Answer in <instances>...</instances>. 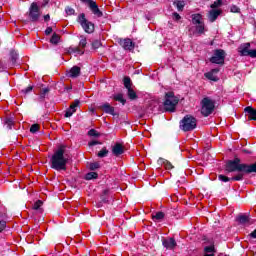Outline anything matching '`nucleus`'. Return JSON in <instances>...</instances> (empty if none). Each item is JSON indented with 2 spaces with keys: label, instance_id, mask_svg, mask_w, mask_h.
<instances>
[{
  "label": "nucleus",
  "instance_id": "34",
  "mask_svg": "<svg viewBox=\"0 0 256 256\" xmlns=\"http://www.w3.org/2000/svg\"><path fill=\"white\" fill-rule=\"evenodd\" d=\"M204 251H205V253H211V254H213V253H215V246H206L205 248H204Z\"/></svg>",
  "mask_w": 256,
  "mask_h": 256
},
{
  "label": "nucleus",
  "instance_id": "21",
  "mask_svg": "<svg viewBox=\"0 0 256 256\" xmlns=\"http://www.w3.org/2000/svg\"><path fill=\"white\" fill-rule=\"evenodd\" d=\"M102 111L108 113L109 115H115V108L111 106L109 103H105L101 106Z\"/></svg>",
  "mask_w": 256,
  "mask_h": 256
},
{
  "label": "nucleus",
  "instance_id": "31",
  "mask_svg": "<svg viewBox=\"0 0 256 256\" xmlns=\"http://www.w3.org/2000/svg\"><path fill=\"white\" fill-rule=\"evenodd\" d=\"M160 161H162V163H163L165 169H167L168 171L171 170V169H173V164H171V162H169V161H167V160H164V161H163V160H160Z\"/></svg>",
  "mask_w": 256,
  "mask_h": 256
},
{
  "label": "nucleus",
  "instance_id": "18",
  "mask_svg": "<svg viewBox=\"0 0 256 256\" xmlns=\"http://www.w3.org/2000/svg\"><path fill=\"white\" fill-rule=\"evenodd\" d=\"M245 113H247L248 121H256V110L255 108L248 106L244 109Z\"/></svg>",
  "mask_w": 256,
  "mask_h": 256
},
{
  "label": "nucleus",
  "instance_id": "41",
  "mask_svg": "<svg viewBox=\"0 0 256 256\" xmlns=\"http://www.w3.org/2000/svg\"><path fill=\"white\" fill-rule=\"evenodd\" d=\"M5 227H7V222L0 220V233L5 229Z\"/></svg>",
  "mask_w": 256,
  "mask_h": 256
},
{
  "label": "nucleus",
  "instance_id": "45",
  "mask_svg": "<svg viewBox=\"0 0 256 256\" xmlns=\"http://www.w3.org/2000/svg\"><path fill=\"white\" fill-rule=\"evenodd\" d=\"M88 145H89V147H93V146H95V145H99V141H97V140L90 141V142L88 143Z\"/></svg>",
  "mask_w": 256,
  "mask_h": 256
},
{
  "label": "nucleus",
  "instance_id": "3",
  "mask_svg": "<svg viewBox=\"0 0 256 256\" xmlns=\"http://www.w3.org/2000/svg\"><path fill=\"white\" fill-rule=\"evenodd\" d=\"M178 103H179V98L176 97L175 93L167 92L165 94V101H164L165 111H169L170 113H173Z\"/></svg>",
  "mask_w": 256,
  "mask_h": 256
},
{
  "label": "nucleus",
  "instance_id": "40",
  "mask_svg": "<svg viewBox=\"0 0 256 256\" xmlns=\"http://www.w3.org/2000/svg\"><path fill=\"white\" fill-rule=\"evenodd\" d=\"M66 13L67 15H74L75 14V10L71 7H67L66 8Z\"/></svg>",
  "mask_w": 256,
  "mask_h": 256
},
{
  "label": "nucleus",
  "instance_id": "14",
  "mask_svg": "<svg viewBox=\"0 0 256 256\" xmlns=\"http://www.w3.org/2000/svg\"><path fill=\"white\" fill-rule=\"evenodd\" d=\"M112 153L116 157H119V155H123V153H125V146H123V144H121V143H116L112 147Z\"/></svg>",
  "mask_w": 256,
  "mask_h": 256
},
{
  "label": "nucleus",
  "instance_id": "43",
  "mask_svg": "<svg viewBox=\"0 0 256 256\" xmlns=\"http://www.w3.org/2000/svg\"><path fill=\"white\" fill-rule=\"evenodd\" d=\"M90 169L95 171V169H99V163H92L90 164Z\"/></svg>",
  "mask_w": 256,
  "mask_h": 256
},
{
  "label": "nucleus",
  "instance_id": "24",
  "mask_svg": "<svg viewBox=\"0 0 256 256\" xmlns=\"http://www.w3.org/2000/svg\"><path fill=\"white\" fill-rule=\"evenodd\" d=\"M173 5H175L178 9V11H183L185 8V1L183 0H176L174 1Z\"/></svg>",
  "mask_w": 256,
  "mask_h": 256
},
{
  "label": "nucleus",
  "instance_id": "46",
  "mask_svg": "<svg viewBox=\"0 0 256 256\" xmlns=\"http://www.w3.org/2000/svg\"><path fill=\"white\" fill-rule=\"evenodd\" d=\"M33 91V86H28L26 89L23 90V93H31Z\"/></svg>",
  "mask_w": 256,
  "mask_h": 256
},
{
  "label": "nucleus",
  "instance_id": "35",
  "mask_svg": "<svg viewBox=\"0 0 256 256\" xmlns=\"http://www.w3.org/2000/svg\"><path fill=\"white\" fill-rule=\"evenodd\" d=\"M39 129H40L39 124H33V125L30 127V133H37V131H39Z\"/></svg>",
  "mask_w": 256,
  "mask_h": 256
},
{
  "label": "nucleus",
  "instance_id": "16",
  "mask_svg": "<svg viewBox=\"0 0 256 256\" xmlns=\"http://www.w3.org/2000/svg\"><path fill=\"white\" fill-rule=\"evenodd\" d=\"M250 47V43H245L239 47V53L241 57H249V53L251 52V50L249 49Z\"/></svg>",
  "mask_w": 256,
  "mask_h": 256
},
{
  "label": "nucleus",
  "instance_id": "10",
  "mask_svg": "<svg viewBox=\"0 0 256 256\" xmlns=\"http://www.w3.org/2000/svg\"><path fill=\"white\" fill-rule=\"evenodd\" d=\"M195 27L189 28L190 35H203L207 29H205V22L200 24H194Z\"/></svg>",
  "mask_w": 256,
  "mask_h": 256
},
{
  "label": "nucleus",
  "instance_id": "44",
  "mask_svg": "<svg viewBox=\"0 0 256 256\" xmlns=\"http://www.w3.org/2000/svg\"><path fill=\"white\" fill-rule=\"evenodd\" d=\"M173 19H174V21H179L181 19V15H179V13H177V12H174Z\"/></svg>",
  "mask_w": 256,
  "mask_h": 256
},
{
  "label": "nucleus",
  "instance_id": "39",
  "mask_svg": "<svg viewBox=\"0 0 256 256\" xmlns=\"http://www.w3.org/2000/svg\"><path fill=\"white\" fill-rule=\"evenodd\" d=\"M230 11H231V13H239V11H241V9H239L237 6H235V5H232L231 7H230Z\"/></svg>",
  "mask_w": 256,
  "mask_h": 256
},
{
  "label": "nucleus",
  "instance_id": "23",
  "mask_svg": "<svg viewBox=\"0 0 256 256\" xmlns=\"http://www.w3.org/2000/svg\"><path fill=\"white\" fill-rule=\"evenodd\" d=\"M236 219L238 223H241L242 225H245V223H249V216L245 214L239 215Z\"/></svg>",
  "mask_w": 256,
  "mask_h": 256
},
{
  "label": "nucleus",
  "instance_id": "19",
  "mask_svg": "<svg viewBox=\"0 0 256 256\" xmlns=\"http://www.w3.org/2000/svg\"><path fill=\"white\" fill-rule=\"evenodd\" d=\"M68 77L75 79L81 75V68L78 66L72 67L69 72L67 73Z\"/></svg>",
  "mask_w": 256,
  "mask_h": 256
},
{
  "label": "nucleus",
  "instance_id": "38",
  "mask_svg": "<svg viewBox=\"0 0 256 256\" xmlns=\"http://www.w3.org/2000/svg\"><path fill=\"white\" fill-rule=\"evenodd\" d=\"M41 205H43V202L41 200H38L34 203L33 205V209H35L37 211V209L41 208Z\"/></svg>",
  "mask_w": 256,
  "mask_h": 256
},
{
  "label": "nucleus",
  "instance_id": "7",
  "mask_svg": "<svg viewBox=\"0 0 256 256\" xmlns=\"http://www.w3.org/2000/svg\"><path fill=\"white\" fill-rule=\"evenodd\" d=\"M85 47H87V38L85 36H81L79 45L76 47H70L69 53H74L76 55H83L85 53Z\"/></svg>",
  "mask_w": 256,
  "mask_h": 256
},
{
  "label": "nucleus",
  "instance_id": "51",
  "mask_svg": "<svg viewBox=\"0 0 256 256\" xmlns=\"http://www.w3.org/2000/svg\"><path fill=\"white\" fill-rule=\"evenodd\" d=\"M49 3V0H44V2L42 3V7H45V5H47Z\"/></svg>",
  "mask_w": 256,
  "mask_h": 256
},
{
  "label": "nucleus",
  "instance_id": "29",
  "mask_svg": "<svg viewBox=\"0 0 256 256\" xmlns=\"http://www.w3.org/2000/svg\"><path fill=\"white\" fill-rule=\"evenodd\" d=\"M98 175L96 172H90L88 174H86L85 179H87V181H91V179H97Z\"/></svg>",
  "mask_w": 256,
  "mask_h": 256
},
{
  "label": "nucleus",
  "instance_id": "49",
  "mask_svg": "<svg viewBox=\"0 0 256 256\" xmlns=\"http://www.w3.org/2000/svg\"><path fill=\"white\" fill-rule=\"evenodd\" d=\"M45 33H46L47 35H51V33H53V28L48 27V28L45 30Z\"/></svg>",
  "mask_w": 256,
  "mask_h": 256
},
{
  "label": "nucleus",
  "instance_id": "20",
  "mask_svg": "<svg viewBox=\"0 0 256 256\" xmlns=\"http://www.w3.org/2000/svg\"><path fill=\"white\" fill-rule=\"evenodd\" d=\"M79 100H75L69 107L68 110H66L65 117H71L75 111H77V106L79 105Z\"/></svg>",
  "mask_w": 256,
  "mask_h": 256
},
{
  "label": "nucleus",
  "instance_id": "36",
  "mask_svg": "<svg viewBox=\"0 0 256 256\" xmlns=\"http://www.w3.org/2000/svg\"><path fill=\"white\" fill-rule=\"evenodd\" d=\"M88 135L90 137H99V132H97V130H95V129H91L88 131Z\"/></svg>",
  "mask_w": 256,
  "mask_h": 256
},
{
  "label": "nucleus",
  "instance_id": "30",
  "mask_svg": "<svg viewBox=\"0 0 256 256\" xmlns=\"http://www.w3.org/2000/svg\"><path fill=\"white\" fill-rule=\"evenodd\" d=\"M108 154L109 150H107V148H102L101 151L98 152V157H107Z\"/></svg>",
  "mask_w": 256,
  "mask_h": 256
},
{
  "label": "nucleus",
  "instance_id": "12",
  "mask_svg": "<svg viewBox=\"0 0 256 256\" xmlns=\"http://www.w3.org/2000/svg\"><path fill=\"white\" fill-rule=\"evenodd\" d=\"M221 13H223V10L221 9L210 10L208 13V19L210 23H215V21H217V18L219 17V15H221Z\"/></svg>",
  "mask_w": 256,
  "mask_h": 256
},
{
  "label": "nucleus",
  "instance_id": "15",
  "mask_svg": "<svg viewBox=\"0 0 256 256\" xmlns=\"http://www.w3.org/2000/svg\"><path fill=\"white\" fill-rule=\"evenodd\" d=\"M162 244L166 249L170 250H173L175 247H177V242L174 238H166L163 240Z\"/></svg>",
  "mask_w": 256,
  "mask_h": 256
},
{
  "label": "nucleus",
  "instance_id": "5",
  "mask_svg": "<svg viewBox=\"0 0 256 256\" xmlns=\"http://www.w3.org/2000/svg\"><path fill=\"white\" fill-rule=\"evenodd\" d=\"M197 127V119L191 115H186L180 122L182 131H193Z\"/></svg>",
  "mask_w": 256,
  "mask_h": 256
},
{
  "label": "nucleus",
  "instance_id": "52",
  "mask_svg": "<svg viewBox=\"0 0 256 256\" xmlns=\"http://www.w3.org/2000/svg\"><path fill=\"white\" fill-rule=\"evenodd\" d=\"M243 153L251 154V151H249V150H247V149H243Z\"/></svg>",
  "mask_w": 256,
  "mask_h": 256
},
{
  "label": "nucleus",
  "instance_id": "6",
  "mask_svg": "<svg viewBox=\"0 0 256 256\" xmlns=\"http://www.w3.org/2000/svg\"><path fill=\"white\" fill-rule=\"evenodd\" d=\"M78 23L81 25L85 33L91 34L93 31H95V24L87 20V18H85V14L83 13L78 16Z\"/></svg>",
  "mask_w": 256,
  "mask_h": 256
},
{
  "label": "nucleus",
  "instance_id": "26",
  "mask_svg": "<svg viewBox=\"0 0 256 256\" xmlns=\"http://www.w3.org/2000/svg\"><path fill=\"white\" fill-rule=\"evenodd\" d=\"M127 90L129 99L135 101V99H137V93L135 92V90H133V88H128Z\"/></svg>",
  "mask_w": 256,
  "mask_h": 256
},
{
  "label": "nucleus",
  "instance_id": "48",
  "mask_svg": "<svg viewBox=\"0 0 256 256\" xmlns=\"http://www.w3.org/2000/svg\"><path fill=\"white\" fill-rule=\"evenodd\" d=\"M250 239H256V229L249 234Z\"/></svg>",
  "mask_w": 256,
  "mask_h": 256
},
{
  "label": "nucleus",
  "instance_id": "27",
  "mask_svg": "<svg viewBox=\"0 0 256 256\" xmlns=\"http://www.w3.org/2000/svg\"><path fill=\"white\" fill-rule=\"evenodd\" d=\"M114 101H118L119 103H122V105H125L126 100L123 98V94H115L113 97Z\"/></svg>",
  "mask_w": 256,
  "mask_h": 256
},
{
  "label": "nucleus",
  "instance_id": "42",
  "mask_svg": "<svg viewBox=\"0 0 256 256\" xmlns=\"http://www.w3.org/2000/svg\"><path fill=\"white\" fill-rule=\"evenodd\" d=\"M248 57H251L252 59H256V49L250 50Z\"/></svg>",
  "mask_w": 256,
  "mask_h": 256
},
{
  "label": "nucleus",
  "instance_id": "33",
  "mask_svg": "<svg viewBox=\"0 0 256 256\" xmlns=\"http://www.w3.org/2000/svg\"><path fill=\"white\" fill-rule=\"evenodd\" d=\"M124 86L126 87V89H131V78L129 77L124 78Z\"/></svg>",
  "mask_w": 256,
  "mask_h": 256
},
{
  "label": "nucleus",
  "instance_id": "4",
  "mask_svg": "<svg viewBox=\"0 0 256 256\" xmlns=\"http://www.w3.org/2000/svg\"><path fill=\"white\" fill-rule=\"evenodd\" d=\"M201 114L204 117H209L213 111H215V101L209 97L202 99L201 103Z\"/></svg>",
  "mask_w": 256,
  "mask_h": 256
},
{
  "label": "nucleus",
  "instance_id": "9",
  "mask_svg": "<svg viewBox=\"0 0 256 256\" xmlns=\"http://www.w3.org/2000/svg\"><path fill=\"white\" fill-rule=\"evenodd\" d=\"M29 17L31 21H39V17H41V11L35 2H33L29 8Z\"/></svg>",
  "mask_w": 256,
  "mask_h": 256
},
{
  "label": "nucleus",
  "instance_id": "28",
  "mask_svg": "<svg viewBox=\"0 0 256 256\" xmlns=\"http://www.w3.org/2000/svg\"><path fill=\"white\" fill-rule=\"evenodd\" d=\"M165 217L163 212H157L155 215L152 216L153 221H161Z\"/></svg>",
  "mask_w": 256,
  "mask_h": 256
},
{
  "label": "nucleus",
  "instance_id": "37",
  "mask_svg": "<svg viewBox=\"0 0 256 256\" xmlns=\"http://www.w3.org/2000/svg\"><path fill=\"white\" fill-rule=\"evenodd\" d=\"M101 47V41L95 40L92 42V49H99Z\"/></svg>",
  "mask_w": 256,
  "mask_h": 256
},
{
  "label": "nucleus",
  "instance_id": "32",
  "mask_svg": "<svg viewBox=\"0 0 256 256\" xmlns=\"http://www.w3.org/2000/svg\"><path fill=\"white\" fill-rule=\"evenodd\" d=\"M223 5V2L221 0L215 1L213 4H211V9H219L218 7H221Z\"/></svg>",
  "mask_w": 256,
  "mask_h": 256
},
{
  "label": "nucleus",
  "instance_id": "11",
  "mask_svg": "<svg viewBox=\"0 0 256 256\" xmlns=\"http://www.w3.org/2000/svg\"><path fill=\"white\" fill-rule=\"evenodd\" d=\"M88 5L94 15L98 17H103V12H101V10L99 9V6H97V3L95 1L88 0Z\"/></svg>",
  "mask_w": 256,
  "mask_h": 256
},
{
  "label": "nucleus",
  "instance_id": "25",
  "mask_svg": "<svg viewBox=\"0 0 256 256\" xmlns=\"http://www.w3.org/2000/svg\"><path fill=\"white\" fill-rule=\"evenodd\" d=\"M60 41H61V37L55 33L52 35L50 39V43H52V45H57Z\"/></svg>",
  "mask_w": 256,
  "mask_h": 256
},
{
  "label": "nucleus",
  "instance_id": "1",
  "mask_svg": "<svg viewBox=\"0 0 256 256\" xmlns=\"http://www.w3.org/2000/svg\"><path fill=\"white\" fill-rule=\"evenodd\" d=\"M225 169L227 173H235V171H237V175L229 178L221 174L218 176L219 181H222L223 183H228V181H243V177H245V175H249V173H256V163L245 164L241 163V159L234 158L233 160L226 162Z\"/></svg>",
  "mask_w": 256,
  "mask_h": 256
},
{
  "label": "nucleus",
  "instance_id": "50",
  "mask_svg": "<svg viewBox=\"0 0 256 256\" xmlns=\"http://www.w3.org/2000/svg\"><path fill=\"white\" fill-rule=\"evenodd\" d=\"M49 19H51V16H49V14H47V15L44 16V21L47 22V21H49Z\"/></svg>",
  "mask_w": 256,
  "mask_h": 256
},
{
  "label": "nucleus",
  "instance_id": "8",
  "mask_svg": "<svg viewBox=\"0 0 256 256\" xmlns=\"http://www.w3.org/2000/svg\"><path fill=\"white\" fill-rule=\"evenodd\" d=\"M210 63L223 65L225 63V51L222 49L215 50L213 56L210 58Z\"/></svg>",
  "mask_w": 256,
  "mask_h": 256
},
{
  "label": "nucleus",
  "instance_id": "22",
  "mask_svg": "<svg viewBox=\"0 0 256 256\" xmlns=\"http://www.w3.org/2000/svg\"><path fill=\"white\" fill-rule=\"evenodd\" d=\"M193 25H199L203 22V16L201 14H192L191 16Z\"/></svg>",
  "mask_w": 256,
  "mask_h": 256
},
{
  "label": "nucleus",
  "instance_id": "2",
  "mask_svg": "<svg viewBox=\"0 0 256 256\" xmlns=\"http://www.w3.org/2000/svg\"><path fill=\"white\" fill-rule=\"evenodd\" d=\"M51 168L56 171H67V163H69V154H67V146L60 145L50 159Z\"/></svg>",
  "mask_w": 256,
  "mask_h": 256
},
{
  "label": "nucleus",
  "instance_id": "17",
  "mask_svg": "<svg viewBox=\"0 0 256 256\" xmlns=\"http://www.w3.org/2000/svg\"><path fill=\"white\" fill-rule=\"evenodd\" d=\"M217 73H219V68L212 69L210 72L205 73L204 77L210 81H219Z\"/></svg>",
  "mask_w": 256,
  "mask_h": 256
},
{
  "label": "nucleus",
  "instance_id": "47",
  "mask_svg": "<svg viewBox=\"0 0 256 256\" xmlns=\"http://www.w3.org/2000/svg\"><path fill=\"white\" fill-rule=\"evenodd\" d=\"M47 93H49V89L48 88H43L42 91H41L42 97H45V95H47Z\"/></svg>",
  "mask_w": 256,
  "mask_h": 256
},
{
  "label": "nucleus",
  "instance_id": "13",
  "mask_svg": "<svg viewBox=\"0 0 256 256\" xmlns=\"http://www.w3.org/2000/svg\"><path fill=\"white\" fill-rule=\"evenodd\" d=\"M120 45L123 47V49H125V51H133V49H135L133 41H131L129 38L120 40Z\"/></svg>",
  "mask_w": 256,
  "mask_h": 256
}]
</instances>
